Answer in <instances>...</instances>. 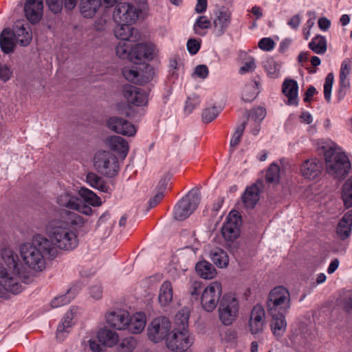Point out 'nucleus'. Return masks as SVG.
I'll list each match as a JSON object with an SVG mask.
<instances>
[{"mask_svg": "<svg viewBox=\"0 0 352 352\" xmlns=\"http://www.w3.org/2000/svg\"><path fill=\"white\" fill-rule=\"evenodd\" d=\"M265 311L261 305H256L252 310L249 327L252 334H257L263 330L265 324Z\"/></svg>", "mask_w": 352, "mask_h": 352, "instance_id": "22", "label": "nucleus"}, {"mask_svg": "<svg viewBox=\"0 0 352 352\" xmlns=\"http://www.w3.org/2000/svg\"><path fill=\"white\" fill-rule=\"evenodd\" d=\"M106 146L116 152L121 157L125 158L128 154L129 146L127 141L118 135H111L105 140Z\"/></svg>", "mask_w": 352, "mask_h": 352, "instance_id": "23", "label": "nucleus"}, {"mask_svg": "<svg viewBox=\"0 0 352 352\" xmlns=\"http://www.w3.org/2000/svg\"><path fill=\"white\" fill-rule=\"evenodd\" d=\"M245 128V123L243 122L236 129V130H235L234 133H233L232 137L230 140V146L231 147L234 148L239 144Z\"/></svg>", "mask_w": 352, "mask_h": 352, "instance_id": "56", "label": "nucleus"}, {"mask_svg": "<svg viewBox=\"0 0 352 352\" xmlns=\"http://www.w3.org/2000/svg\"><path fill=\"white\" fill-rule=\"evenodd\" d=\"M241 223V217L238 212L231 211L221 228V233L226 241H232L238 238Z\"/></svg>", "mask_w": 352, "mask_h": 352, "instance_id": "14", "label": "nucleus"}, {"mask_svg": "<svg viewBox=\"0 0 352 352\" xmlns=\"http://www.w3.org/2000/svg\"><path fill=\"white\" fill-rule=\"evenodd\" d=\"M210 258L219 268H224L228 265L229 258L227 253L220 248L213 249L210 252Z\"/></svg>", "mask_w": 352, "mask_h": 352, "instance_id": "37", "label": "nucleus"}, {"mask_svg": "<svg viewBox=\"0 0 352 352\" xmlns=\"http://www.w3.org/2000/svg\"><path fill=\"white\" fill-rule=\"evenodd\" d=\"M274 41L269 37H265L261 38L258 42V47L263 51H271L274 48Z\"/></svg>", "mask_w": 352, "mask_h": 352, "instance_id": "59", "label": "nucleus"}, {"mask_svg": "<svg viewBox=\"0 0 352 352\" xmlns=\"http://www.w3.org/2000/svg\"><path fill=\"white\" fill-rule=\"evenodd\" d=\"M352 226V210H349L344 214L338 223L337 233L342 239L349 236Z\"/></svg>", "mask_w": 352, "mask_h": 352, "instance_id": "29", "label": "nucleus"}, {"mask_svg": "<svg viewBox=\"0 0 352 352\" xmlns=\"http://www.w3.org/2000/svg\"><path fill=\"white\" fill-rule=\"evenodd\" d=\"M209 74L208 68L205 65H199L195 68L193 75L201 78L205 79L208 77Z\"/></svg>", "mask_w": 352, "mask_h": 352, "instance_id": "61", "label": "nucleus"}, {"mask_svg": "<svg viewBox=\"0 0 352 352\" xmlns=\"http://www.w3.org/2000/svg\"><path fill=\"white\" fill-rule=\"evenodd\" d=\"M57 203L60 206L65 207L69 209H80L79 199L73 195L72 193L68 190H65L58 196Z\"/></svg>", "mask_w": 352, "mask_h": 352, "instance_id": "28", "label": "nucleus"}, {"mask_svg": "<svg viewBox=\"0 0 352 352\" xmlns=\"http://www.w3.org/2000/svg\"><path fill=\"white\" fill-rule=\"evenodd\" d=\"M12 32L14 41L21 46H27L32 40V36L30 28H26L23 25L20 26L16 25Z\"/></svg>", "mask_w": 352, "mask_h": 352, "instance_id": "32", "label": "nucleus"}, {"mask_svg": "<svg viewBox=\"0 0 352 352\" xmlns=\"http://www.w3.org/2000/svg\"><path fill=\"white\" fill-rule=\"evenodd\" d=\"M282 92L287 98V104L297 105L298 103V85L293 79L286 78L282 85Z\"/></svg>", "mask_w": 352, "mask_h": 352, "instance_id": "24", "label": "nucleus"}, {"mask_svg": "<svg viewBox=\"0 0 352 352\" xmlns=\"http://www.w3.org/2000/svg\"><path fill=\"white\" fill-rule=\"evenodd\" d=\"M221 111L220 108L215 106L205 109L202 113L203 122L206 123L211 122L219 116Z\"/></svg>", "mask_w": 352, "mask_h": 352, "instance_id": "50", "label": "nucleus"}, {"mask_svg": "<svg viewBox=\"0 0 352 352\" xmlns=\"http://www.w3.org/2000/svg\"><path fill=\"white\" fill-rule=\"evenodd\" d=\"M351 69V61L349 58L344 59L341 65L340 75L349 77Z\"/></svg>", "mask_w": 352, "mask_h": 352, "instance_id": "63", "label": "nucleus"}, {"mask_svg": "<svg viewBox=\"0 0 352 352\" xmlns=\"http://www.w3.org/2000/svg\"><path fill=\"white\" fill-rule=\"evenodd\" d=\"M342 200L346 208L352 207V177L349 178L342 187Z\"/></svg>", "mask_w": 352, "mask_h": 352, "instance_id": "47", "label": "nucleus"}, {"mask_svg": "<svg viewBox=\"0 0 352 352\" xmlns=\"http://www.w3.org/2000/svg\"><path fill=\"white\" fill-rule=\"evenodd\" d=\"M46 230L50 242L57 251L58 249L70 251L78 245L76 232L64 222L52 221L47 226Z\"/></svg>", "mask_w": 352, "mask_h": 352, "instance_id": "3", "label": "nucleus"}, {"mask_svg": "<svg viewBox=\"0 0 352 352\" xmlns=\"http://www.w3.org/2000/svg\"><path fill=\"white\" fill-rule=\"evenodd\" d=\"M14 38L13 32L9 29H4L0 35V46L1 50L9 54L14 50Z\"/></svg>", "mask_w": 352, "mask_h": 352, "instance_id": "34", "label": "nucleus"}, {"mask_svg": "<svg viewBox=\"0 0 352 352\" xmlns=\"http://www.w3.org/2000/svg\"><path fill=\"white\" fill-rule=\"evenodd\" d=\"M129 313L124 309H115L105 314L107 323L117 330H125L129 322Z\"/></svg>", "mask_w": 352, "mask_h": 352, "instance_id": "17", "label": "nucleus"}, {"mask_svg": "<svg viewBox=\"0 0 352 352\" xmlns=\"http://www.w3.org/2000/svg\"><path fill=\"white\" fill-rule=\"evenodd\" d=\"M266 307L269 316L286 314L291 307L289 290L283 286L275 287L268 294Z\"/></svg>", "mask_w": 352, "mask_h": 352, "instance_id": "6", "label": "nucleus"}, {"mask_svg": "<svg viewBox=\"0 0 352 352\" xmlns=\"http://www.w3.org/2000/svg\"><path fill=\"white\" fill-rule=\"evenodd\" d=\"M188 52L191 55L196 54L201 47V40L197 38H190L186 43Z\"/></svg>", "mask_w": 352, "mask_h": 352, "instance_id": "57", "label": "nucleus"}, {"mask_svg": "<svg viewBox=\"0 0 352 352\" xmlns=\"http://www.w3.org/2000/svg\"><path fill=\"white\" fill-rule=\"evenodd\" d=\"M65 223L67 226L70 224L80 228L84 225L85 220L80 214L73 212H68L67 213V222Z\"/></svg>", "mask_w": 352, "mask_h": 352, "instance_id": "52", "label": "nucleus"}, {"mask_svg": "<svg viewBox=\"0 0 352 352\" xmlns=\"http://www.w3.org/2000/svg\"><path fill=\"white\" fill-rule=\"evenodd\" d=\"M19 251L25 266L36 272L45 269V256L54 258L58 254L48 238L39 234L33 236L32 242L21 244Z\"/></svg>", "mask_w": 352, "mask_h": 352, "instance_id": "2", "label": "nucleus"}, {"mask_svg": "<svg viewBox=\"0 0 352 352\" xmlns=\"http://www.w3.org/2000/svg\"><path fill=\"white\" fill-rule=\"evenodd\" d=\"M258 84L251 81L245 85L242 92V100L245 102L253 101L258 94Z\"/></svg>", "mask_w": 352, "mask_h": 352, "instance_id": "39", "label": "nucleus"}, {"mask_svg": "<svg viewBox=\"0 0 352 352\" xmlns=\"http://www.w3.org/2000/svg\"><path fill=\"white\" fill-rule=\"evenodd\" d=\"M107 124L111 131L122 135L133 136L137 131L132 123L118 116L109 118Z\"/></svg>", "mask_w": 352, "mask_h": 352, "instance_id": "15", "label": "nucleus"}, {"mask_svg": "<svg viewBox=\"0 0 352 352\" xmlns=\"http://www.w3.org/2000/svg\"><path fill=\"white\" fill-rule=\"evenodd\" d=\"M109 21V16L106 14L97 19L94 24L96 30L100 32L104 31L108 27Z\"/></svg>", "mask_w": 352, "mask_h": 352, "instance_id": "58", "label": "nucleus"}, {"mask_svg": "<svg viewBox=\"0 0 352 352\" xmlns=\"http://www.w3.org/2000/svg\"><path fill=\"white\" fill-rule=\"evenodd\" d=\"M76 294V289L75 287H72L66 294L54 298L51 301V306L54 308H56L67 305L74 298Z\"/></svg>", "mask_w": 352, "mask_h": 352, "instance_id": "40", "label": "nucleus"}, {"mask_svg": "<svg viewBox=\"0 0 352 352\" xmlns=\"http://www.w3.org/2000/svg\"><path fill=\"white\" fill-rule=\"evenodd\" d=\"M256 68V64L253 58H250L245 61L242 67L239 69L241 74H245L248 72H253Z\"/></svg>", "mask_w": 352, "mask_h": 352, "instance_id": "60", "label": "nucleus"}, {"mask_svg": "<svg viewBox=\"0 0 352 352\" xmlns=\"http://www.w3.org/2000/svg\"><path fill=\"white\" fill-rule=\"evenodd\" d=\"M122 74L128 81L135 84H144L152 79L153 71L147 65H131L124 67Z\"/></svg>", "mask_w": 352, "mask_h": 352, "instance_id": "11", "label": "nucleus"}, {"mask_svg": "<svg viewBox=\"0 0 352 352\" xmlns=\"http://www.w3.org/2000/svg\"><path fill=\"white\" fill-rule=\"evenodd\" d=\"M251 116L255 121L261 122L266 116V110L261 107H258L252 110Z\"/></svg>", "mask_w": 352, "mask_h": 352, "instance_id": "62", "label": "nucleus"}, {"mask_svg": "<svg viewBox=\"0 0 352 352\" xmlns=\"http://www.w3.org/2000/svg\"><path fill=\"white\" fill-rule=\"evenodd\" d=\"M232 13L228 8H222L216 13L213 20V34L221 36L225 34L231 23Z\"/></svg>", "mask_w": 352, "mask_h": 352, "instance_id": "19", "label": "nucleus"}, {"mask_svg": "<svg viewBox=\"0 0 352 352\" xmlns=\"http://www.w3.org/2000/svg\"><path fill=\"white\" fill-rule=\"evenodd\" d=\"M43 0H26L24 12L27 19L32 23H38L43 16Z\"/></svg>", "mask_w": 352, "mask_h": 352, "instance_id": "21", "label": "nucleus"}, {"mask_svg": "<svg viewBox=\"0 0 352 352\" xmlns=\"http://www.w3.org/2000/svg\"><path fill=\"white\" fill-rule=\"evenodd\" d=\"M239 302L232 294L224 295L219 307V319L224 325H230L236 318Z\"/></svg>", "mask_w": 352, "mask_h": 352, "instance_id": "9", "label": "nucleus"}, {"mask_svg": "<svg viewBox=\"0 0 352 352\" xmlns=\"http://www.w3.org/2000/svg\"><path fill=\"white\" fill-rule=\"evenodd\" d=\"M46 2L50 10L54 13H58L62 10V0H46Z\"/></svg>", "mask_w": 352, "mask_h": 352, "instance_id": "64", "label": "nucleus"}, {"mask_svg": "<svg viewBox=\"0 0 352 352\" xmlns=\"http://www.w3.org/2000/svg\"><path fill=\"white\" fill-rule=\"evenodd\" d=\"M200 104L199 97L195 95L188 98L186 105L184 107V112L186 114H190L192 111L197 108Z\"/></svg>", "mask_w": 352, "mask_h": 352, "instance_id": "55", "label": "nucleus"}, {"mask_svg": "<svg viewBox=\"0 0 352 352\" xmlns=\"http://www.w3.org/2000/svg\"><path fill=\"white\" fill-rule=\"evenodd\" d=\"M78 193L85 202L93 206H99L102 204L100 198L95 192L87 188H80Z\"/></svg>", "mask_w": 352, "mask_h": 352, "instance_id": "41", "label": "nucleus"}, {"mask_svg": "<svg viewBox=\"0 0 352 352\" xmlns=\"http://www.w3.org/2000/svg\"><path fill=\"white\" fill-rule=\"evenodd\" d=\"M263 67L267 75L272 78H277L280 75V65L274 58H268L263 61Z\"/></svg>", "mask_w": 352, "mask_h": 352, "instance_id": "44", "label": "nucleus"}, {"mask_svg": "<svg viewBox=\"0 0 352 352\" xmlns=\"http://www.w3.org/2000/svg\"><path fill=\"white\" fill-rule=\"evenodd\" d=\"M309 47L318 54H324L327 51V41L324 36L317 35L309 43Z\"/></svg>", "mask_w": 352, "mask_h": 352, "instance_id": "43", "label": "nucleus"}, {"mask_svg": "<svg viewBox=\"0 0 352 352\" xmlns=\"http://www.w3.org/2000/svg\"><path fill=\"white\" fill-rule=\"evenodd\" d=\"M188 311L185 309H182L175 316V328H179L180 329H188Z\"/></svg>", "mask_w": 352, "mask_h": 352, "instance_id": "48", "label": "nucleus"}, {"mask_svg": "<svg viewBox=\"0 0 352 352\" xmlns=\"http://www.w3.org/2000/svg\"><path fill=\"white\" fill-rule=\"evenodd\" d=\"M136 346V340L133 337L124 338L118 346V352H132Z\"/></svg>", "mask_w": 352, "mask_h": 352, "instance_id": "53", "label": "nucleus"}, {"mask_svg": "<svg viewBox=\"0 0 352 352\" xmlns=\"http://www.w3.org/2000/svg\"><path fill=\"white\" fill-rule=\"evenodd\" d=\"M170 327V322L167 318L160 316L155 318L147 329L148 339L155 343L162 341L167 337Z\"/></svg>", "mask_w": 352, "mask_h": 352, "instance_id": "12", "label": "nucleus"}, {"mask_svg": "<svg viewBox=\"0 0 352 352\" xmlns=\"http://www.w3.org/2000/svg\"><path fill=\"white\" fill-rule=\"evenodd\" d=\"M280 166L276 163L273 162L268 168L266 173V180L269 183L278 182L279 180Z\"/></svg>", "mask_w": 352, "mask_h": 352, "instance_id": "49", "label": "nucleus"}, {"mask_svg": "<svg viewBox=\"0 0 352 352\" xmlns=\"http://www.w3.org/2000/svg\"><path fill=\"white\" fill-rule=\"evenodd\" d=\"M195 270L198 275L204 279H212L217 274L215 268L211 263L206 261L198 262L195 266Z\"/></svg>", "mask_w": 352, "mask_h": 352, "instance_id": "36", "label": "nucleus"}, {"mask_svg": "<svg viewBox=\"0 0 352 352\" xmlns=\"http://www.w3.org/2000/svg\"><path fill=\"white\" fill-rule=\"evenodd\" d=\"M194 342V338L188 329L175 328L166 339V345L172 351L179 352L187 351Z\"/></svg>", "mask_w": 352, "mask_h": 352, "instance_id": "10", "label": "nucleus"}, {"mask_svg": "<svg viewBox=\"0 0 352 352\" xmlns=\"http://www.w3.org/2000/svg\"><path fill=\"white\" fill-rule=\"evenodd\" d=\"M131 24L127 23H118L114 29L115 36L120 41H129L132 37L134 28L131 26Z\"/></svg>", "mask_w": 352, "mask_h": 352, "instance_id": "38", "label": "nucleus"}, {"mask_svg": "<svg viewBox=\"0 0 352 352\" xmlns=\"http://www.w3.org/2000/svg\"><path fill=\"white\" fill-rule=\"evenodd\" d=\"M129 41H120L116 47V55L122 59H128L131 61L132 47Z\"/></svg>", "mask_w": 352, "mask_h": 352, "instance_id": "46", "label": "nucleus"}, {"mask_svg": "<svg viewBox=\"0 0 352 352\" xmlns=\"http://www.w3.org/2000/svg\"><path fill=\"white\" fill-rule=\"evenodd\" d=\"M101 4V0H80V12L85 18H92Z\"/></svg>", "mask_w": 352, "mask_h": 352, "instance_id": "30", "label": "nucleus"}, {"mask_svg": "<svg viewBox=\"0 0 352 352\" xmlns=\"http://www.w3.org/2000/svg\"><path fill=\"white\" fill-rule=\"evenodd\" d=\"M173 290L172 283L169 280L163 282L159 290L158 300L161 306L166 307L173 300Z\"/></svg>", "mask_w": 352, "mask_h": 352, "instance_id": "31", "label": "nucleus"}, {"mask_svg": "<svg viewBox=\"0 0 352 352\" xmlns=\"http://www.w3.org/2000/svg\"><path fill=\"white\" fill-rule=\"evenodd\" d=\"M86 181L91 187L101 192H106L108 191L109 186L100 177L94 173H89L87 175Z\"/></svg>", "mask_w": 352, "mask_h": 352, "instance_id": "42", "label": "nucleus"}, {"mask_svg": "<svg viewBox=\"0 0 352 352\" xmlns=\"http://www.w3.org/2000/svg\"><path fill=\"white\" fill-rule=\"evenodd\" d=\"M135 6L123 2L117 4L113 13V19L117 23L133 24L140 17H144L148 11L146 0H134Z\"/></svg>", "mask_w": 352, "mask_h": 352, "instance_id": "4", "label": "nucleus"}, {"mask_svg": "<svg viewBox=\"0 0 352 352\" xmlns=\"http://www.w3.org/2000/svg\"><path fill=\"white\" fill-rule=\"evenodd\" d=\"M327 172L335 177L344 176L350 168L349 160L342 149L335 144L324 152Z\"/></svg>", "mask_w": 352, "mask_h": 352, "instance_id": "5", "label": "nucleus"}, {"mask_svg": "<svg viewBox=\"0 0 352 352\" xmlns=\"http://www.w3.org/2000/svg\"><path fill=\"white\" fill-rule=\"evenodd\" d=\"M0 255V285L10 293H20L21 282L28 277L25 267L20 262L17 253L10 248L2 249Z\"/></svg>", "mask_w": 352, "mask_h": 352, "instance_id": "1", "label": "nucleus"}, {"mask_svg": "<svg viewBox=\"0 0 352 352\" xmlns=\"http://www.w3.org/2000/svg\"><path fill=\"white\" fill-rule=\"evenodd\" d=\"M123 95L128 102L135 106H145L148 102V93L135 86H125L123 89Z\"/></svg>", "mask_w": 352, "mask_h": 352, "instance_id": "18", "label": "nucleus"}, {"mask_svg": "<svg viewBox=\"0 0 352 352\" xmlns=\"http://www.w3.org/2000/svg\"><path fill=\"white\" fill-rule=\"evenodd\" d=\"M200 200V193L197 190L190 191L175 206L174 218L178 221L188 218L196 210Z\"/></svg>", "mask_w": 352, "mask_h": 352, "instance_id": "8", "label": "nucleus"}, {"mask_svg": "<svg viewBox=\"0 0 352 352\" xmlns=\"http://www.w3.org/2000/svg\"><path fill=\"white\" fill-rule=\"evenodd\" d=\"M221 292V285L217 281L211 283L205 288L201 295V302L206 311H212L217 307Z\"/></svg>", "mask_w": 352, "mask_h": 352, "instance_id": "13", "label": "nucleus"}, {"mask_svg": "<svg viewBox=\"0 0 352 352\" xmlns=\"http://www.w3.org/2000/svg\"><path fill=\"white\" fill-rule=\"evenodd\" d=\"M323 169L322 162L317 158L305 160L300 166V173L305 179L314 180L319 177Z\"/></svg>", "mask_w": 352, "mask_h": 352, "instance_id": "16", "label": "nucleus"}, {"mask_svg": "<svg viewBox=\"0 0 352 352\" xmlns=\"http://www.w3.org/2000/svg\"><path fill=\"white\" fill-rule=\"evenodd\" d=\"M154 45L149 43H138L131 50V62L140 64L146 59H152Z\"/></svg>", "mask_w": 352, "mask_h": 352, "instance_id": "20", "label": "nucleus"}, {"mask_svg": "<svg viewBox=\"0 0 352 352\" xmlns=\"http://www.w3.org/2000/svg\"><path fill=\"white\" fill-rule=\"evenodd\" d=\"M260 199V190L256 184L248 186L243 192L241 199L247 208H254Z\"/></svg>", "mask_w": 352, "mask_h": 352, "instance_id": "25", "label": "nucleus"}, {"mask_svg": "<svg viewBox=\"0 0 352 352\" xmlns=\"http://www.w3.org/2000/svg\"><path fill=\"white\" fill-rule=\"evenodd\" d=\"M73 312L72 310L67 311L61 322L58 325L56 330V338L63 341L65 337V333H68L72 325Z\"/></svg>", "mask_w": 352, "mask_h": 352, "instance_id": "35", "label": "nucleus"}, {"mask_svg": "<svg viewBox=\"0 0 352 352\" xmlns=\"http://www.w3.org/2000/svg\"><path fill=\"white\" fill-rule=\"evenodd\" d=\"M211 25L210 21L206 16H199L193 25L194 32L199 36H204L206 33V30Z\"/></svg>", "mask_w": 352, "mask_h": 352, "instance_id": "45", "label": "nucleus"}, {"mask_svg": "<svg viewBox=\"0 0 352 352\" xmlns=\"http://www.w3.org/2000/svg\"><path fill=\"white\" fill-rule=\"evenodd\" d=\"M146 322L145 314L142 312L135 313L132 316H129L126 329L131 333L138 334L144 330Z\"/></svg>", "mask_w": 352, "mask_h": 352, "instance_id": "26", "label": "nucleus"}, {"mask_svg": "<svg viewBox=\"0 0 352 352\" xmlns=\"http://www.w3.org/2000/svg\"><path fill=\"white\" fill-rule=\"evenodd\" d=\"M94 165L98 173L107 177L116 176L120 168L117 157L107 151H100L96 153Z\"/></svg>", "mask_w": 352, "mask_h": 352, "instance_id": "7", "label": "nucleus"}, {"mask_svg": "<svg viewBox=\"0 0 352 352\" xmlns=\"http://www.w3.org/2000/svg\"><path fill=\"white\" fill-rule=\"evenodd\" d=\"M334 82V76L333 73H329L325 78L324 83V96L327 102H331V91Z\"/></svg>", "mask_w": 352, "mask_h": 352, "instance_id": "51", "label": "nucleus"}, {"mask_svg": "<svg viewBox=\"0 0 352 352\" xmlns=\"http://www.w3.org/2000/svg\"><path fill=\"white\" fill-rule=\"evenodd\" d=\"M97 337L100 343L108 347L114 346L119 341L118 333L106 327L98 331Z\"/></svg>", "mask_w": 352, "mask_h": 352, "instance_id": "27", "label": "nucleus"}, {"mask_svg": "<svg viewBox=\"0 0 352 352\" xmlns=\"http://www.w3.org/2000/svg\"><path fill=\"white\" fill-rule=\"evenodd\" d=\"M350 87V82L348 77L339 76V89L338 91V96L340 100H342L345 96L346 91Z\"/></svg>", "mask_w": 352, "mask_h": 352, "instance_id": "54", "label": "nucleus"}, {"mask_svg": "<svg viewBox=\"0 0 352 352\" xmlns=\"http://www.w3.org/2000/svg\"><path fill=\"white\" fill-rule=\"evenodd\" d=\"M285 314H281L276 316H270L272 318L271 329L273 334L278 338L281 337L287 327Z\"/></svg>", "mask_w": 352, "mask_h": 352, "instance_id": "33", "label": "nucleus"}]
</instances>
